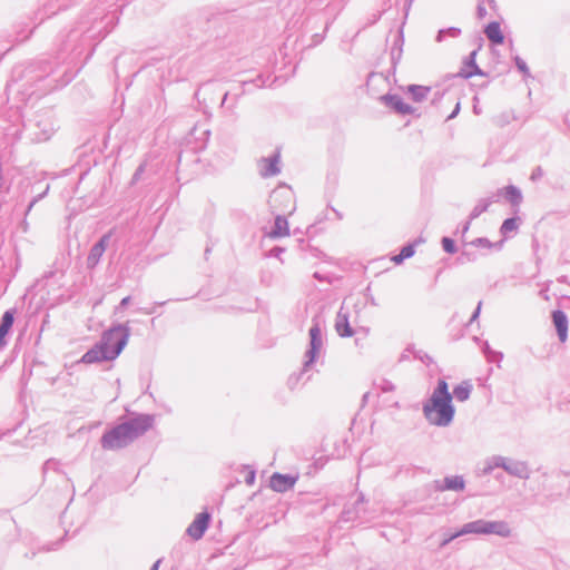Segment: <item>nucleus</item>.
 <instances>
[{
  "label": "nucleus",
  "mask_w": 570,
  "mask_h": 570,
  "mask_svg": "<svg viewBox=\"0 0 570 570\" xmlns=\"http://www.w3.org/2000/svg\"><path fill=\"white\" fill-rule=\"evenodd\" d=\"M151 424V419L148 416L136 417L129 422L119 424L102 435V448L106 450H117L126 446L128 443L142 435Z\"/></svg>",
  "instance_id": "obj_1"
},
{
  "label": "nucleus",
  "mask_w": 570,
  "mask_h": 570,
  "mask_svg": "<svg viewBox=\"0 0 570 570\" xmlns=\"http://www.w3.org/2000/svg\"><path fill=\"white\" fill-rule=\"evenodd\" d=\"M451 401L452 396L449 393L448 383L440 380L430 402L424 406L426 419L434 425H448L454 415Z\"/></svg>",
  "instance_id": "obj_2"
},
{
  "label": "nucleus",
  "mask_w": 570,
  "mask_h": 570,
  "mask_svg": "<svg viewBox=\"0 0 570 570\" xmlns=\"http://www.w3.org/2000/svg\"><path fill=\"white\" fill-rule=\"evenodd\" d=\"M129 335L128 327L118 325L105 332L98 345L111 361L115 360L127 345Z\"/></svg>",
  "instance_id": "obj_3"
},
{
  "label": "nucleus",
  "mask_w": 570,
  "mask_h": 570,
  "mask_svg": "<svg viewBox=\"0 0 570 570\" xmlns=\"http://www.w3.org/2000/svg\"><path fill=\"white\" fill-rule=\"evenodd\" d=\"M476 533V534H498L501 537H508L511 533L510 528L507 523L501 521L489 522L483 520L473 521L466 523L458 533L453 534L451 539H454L462 534Z\"/></svg>",
  "instance_id": "obj_4"
},
{
  "label": "nucleus",
  "mask_w": 570,
  "mask_h": 570,
  "mask_svg": "<svg viewBox=\"0 0 570 570\" xmlns=\"http://www.w3.org/2000/svg\"><path fill=\"white\" fill-rule=\"evenodd\" d=\"M269 204L275 212L292 214L295 209L293 190L289 187L279 186L272 193Z\"/></svg>",
  "instance_id": "obj_5"
},
{
  "label": "nucleus",
  "mask_w": 570,
  "mask_h": 570,
  "mask_svg": "<svg viewBox=\"0 0 570 570\" xmlns=\"http://www.w3.org/2000/svg\"><path fill=\"white\" fill-rule=\"evenodd\" d=\"M297 480L298 475L274 473L271 476L269 487L276 492H286L296 484Z\"/></svg>",
  "instance_id": "obj_6"
},
{
  "label": "nucleus",
  "mask_w": 570,
  "mask_h": 570,
  "mask_svg": "<svg viewBox=\"0 0 570 570\" xmlns=\"http://www.w3.org/2000/svg\"><path fill=\"white\" fill-rule=\"evenodd\" d=\"M210 521V514L208 512H202L197 514L195 520L190 523L187 529V533L194 540L200 539L208 528Z\"/></svg>",
  "instance_id": "obj_7"
},
{
  "label": "nucleus",
  "mask_w": 570,
  "mask_h": 570,
  "mask_svg": "<svg viewBox=\"0 0 570 570\" xmlns=\"http://www.w3.org/2000/svg\"><path fill=\"white\" fill-rule=\"evenodd\" d=\"M382 100L387 106L393 108L397 114L409 115V114H413L415 111V109L412 106H410L409 104L404 102L402 100V98H400L399 96L386 95V96L382 97Z\"/></svg>",
  "instance_id": "obj_8"
},
{
  "label": "nucleus",
  "mask_w": 570,
  "mask_h": 570,
  "mask_svg": "<svg viewBox=\"0 0 570 570\" xmlns=\"http://www.w3.org/2000/svg\"><path fill=\"white\" fill-rule=\"evenodd\" d=\"M552 321L560 341L564 343L568 338V318L566 314L561 311H554L552 313Z\"/></svg>",
  "instance_id": "obj_9"
},
{
  "label": "nucleus",
  "mask_w": 570,
  "mask_h": 570,
  "mask_svg": "<svg viewBox=\"0 0 570 570\" xmlns=\"http://www.w3.org/2000/svg\"><path fill=\"white\" fill-rule=\"evenodd\" d=\"M102 361H110L107 355L104 353L101 347L96 344L92 348H90L88 352H86L82 357L81 362L85 364H92L98 363Z\"/></svg>",
  "instance_id": "obj_10"
},
{
  "label": "nucleus",
  "mask_w": 570,
  "mask_h": 570,
  "mask_svg": "<svg viewBox=\"0 0 570 570\" xmlns=\"http://www.w3.org/2000/svg\"><path fill=\"white\" fill-rule=\"evenodd\" d=\"M488 39L495 43L502 45L504 41V36L501 31L499 22H490L484 30Z\"/></svg>",
  "instance_id": "obj_11"
},
{
  "label": "nucleus",
  "mask_w": 570,
  "mask_h": 570,
  "mask_svg": "<svg viewBox=\"0 0 570 570\" xmlns=\"http://www.w3.org/2000/svg\"><path fill=\"white\" fill-rule=\"evenodd\" d=\"M13 321H14L13 313L10 311H7L3 314L1 324H0V346L6 345V343H7L6 336L9 333V331L11 330V327L13 325Z\"/></svg>",
  "instance_id": "obj_12"
},
{
  "label": "nucleus",
  "mask_w": 570,
  "mask_h": 570,
  "mask_svg": "<svg viewBox=\"0 0 570 570\" xmlns=\"http://www.w3.org/2000/svg\"><path fill=\"white\" fill-rule=\"evenodd\" d=\"M464 489V481L461 476L445 478L444 483L438 485L439 491H462Z\"/></svg>",
  "instance_id": "obj_13"
},
{
  "label": "nucleus",
  "mask_w": 570,
  "mask_h": 570,
  "mask_svg": "<svg viewBox=\"0 0 570 570\" xmlns=\"http://www.w3.org/2000/svg\"><path fill=\"white\" fill-rule=\"evenodd\" d=\"M289 233L288 223L285 218L277 216L274 229L268 234L271 238L285 237Z\"/></svg>",
  "instance_id": "obj_14"
},
{
  "label": "nucleus",
  "mask_w": 570,
  "mask_h": 570,
  "mask_svg": "<svg viewBox=\"0 0 570 570\" xmlns=\"http://www.w3.org/2000/svg\"><path fill=\"white\" fill-rule=\"evenodd\" d=\"M407 92L411 95L414 101L424 100L430 94V87L420 86V85H411L407 87Z\"/></svg>",
  "instance_id": "obj_15"
},
{
  "label": "nucleus",
  "mask_w": 570,
  "mask_h": 570,
  "mask_svg": "<svg viewBox=\"0 0 570 570\" xmlns=\"http://www.w3.org/2000/svg\"><path fill=\"white\" fill-rule=\"evenodd\" d=\"M336 331L337 333L345 337V336H352L353 331L348 324L347 317L345 315H338L336 321Z\"/></svg>",
  "instance_id": "obj_16"
},
{
  "label": "nucleus",
  "mask_w": 570,
  "mask_h": 570,
  "mask_svg": "<svg viewBox=\"0 0 570 570\" xmlns=\"http://www.w3.org/2000/svg\"><path fill=\"white\" fill-rule=\"evenodd\" d=\"M470 393H471V385L468 383H462V384L458 385L453 391L455 399L461 402L466 401L470 396Z\"/></svg>",
  "instance_id": "obj_17"
},
{
  "label": "nucleus",
  "mask_w": 570,
  "mask_h": 570,
  "mask_svg": "<svg viewBox=\"0 0 570 570\" xmlns=\"http://www.w3.org/2000/svg\"><path fill=\"white\" fill-rule=\"evenodd\" d=\"M414 255V248L412 245L403 247L400 254L392 257L394 264H401L404 259L410 258Z\"/></svg>",
  "instance_id": "obj_18"
},
{
  "label": "nucleus",
  "mask_w": 570,
  "mask_h": 570,
  "mask_svg": "<svg viewBox=\"0 0 570 570\" xmlns=\"http://www.w3.org/2000/svg\"><path fill=\"white\" fill-rule=\"evenodd\" d=\"M504 196L513 205H518L521 200L520 191L513 186L504 188Z\"/></svg>",
  "instance_id": "obj_19"
},
{
  "label": "nucleus",
  "mask_w": 570,
  "mask_h": 570,
  "mask_svg": "<svg viewBox=\"0 0 570 570\" xmlns=\"http://www.w3.org/2000/svg\"><path fill=\"white\" fill-rule=\"evenodd\" d=\"M312 351H316L322 345L321 330L318 326H313L309 330Z\"/></svg>",
  "instance_id": "obj_20"
},
{
  "label": "nucleus",
  "mask_w": 570,
  "mask_h": 570,
  "mask_svg": "<svg viewBox=\"0 0 570 570\" xmlns=\"http://www.w3.org/2000/svg\"><path fill=\"white\" fill-rule=\"evenodd\" d=\"M517 228H518L517 219L509 218L503 222L500 230H501L502 235H507L508 233H511V232L515 230Z\"/></svg>",
  "instance_id": "obj_21"
},
{
  "label": "nucleus",
  "mask_w": 570,
  "mask_h": 570,
  "mask_svg": "<svg viewBox=\"0 0 570 570\" xmlns=\"http://www.w3.org/2000/svg\"><path fill=\"white\" fill-rule=\"evenodd\" d=\"M442 246H443V249L448 253H454L455 252V244L452 239L450 238H443L442 239Z\"/></svg>",
  "instance_id": "obj_22"
},
{
  "label": "nucleus",
  "mask_w": 570,
  "mask_h": 570,
  "mask_svg": "<svg viewBox=\"0 0 570 570\" xmlns=\"http://www.w3.org/2000/svg\"><path fill=\"white\" fill-rule=\"evenodd\" d=\"M276 164H277L276 159L271 160L269 166H268L265 175H275L278 171V169L276 167Z\"/></svg>",
  "instance_id": "obj_23"
},
{
  "label": "nucleus",
  "mask_w": 570,
  "mask_h": 570,
  "mask_svg": "<svg viewBox=\"0 0 570 570\" xmlns=\"http://www.w3.org/2000/svg\"><path fill=\"white\" fill-rule=\"evenodd\" d=\"M104 250H105V246H104L102 242H100L92 248V255L100 256L104 253Z\"/></svg>",
  "instance_id": "obj_24"
},
{
  "label": "nucleus",
  "mask_w": 570,
  "mask_h": 570,
  "mask_svg": "<svg viewBox=\"0 0 570 570\" xmlns=\"http://www.w3.org/2000/svg\"><path fill=\"white\" fill-rule=\"evenodd\" d=\"M254 479H255V474H254V472H249V474H248V476H247V483H248V484H253Z\"/></svg>",
  "instance_id": "obj_25"
},
{
  "label": "nucleus",
  "mask_w": 570,
  "mask_h": 570,
  "mask_svg": "<svg viewBox=\"0 0 570 570\" xmlns=\"http://www.w3.org/2000/svg\"><path fill=\"white\" fill-rule=\"evenodd\" d=\"M479 243H482V245H485V244L489 245V240L483 242L482 239H479Z\"/></svg>",
  "instance_id": "obj_26"
},
{
  "label": "nucleus",
  "mask_w": 570,
  "mask_h": 570,
  "mask_svg": "<svg viewBox=\"0 0 570 570\" xmlns=\"http://www.w3.org/2000/svg\"><path fill=\"white\" fill-rule=\"evenodd\" d=\"M479 243H482V245H485V244L489 245V240L483 242L482 239H479Z\"/></svg>",
  "instance_id": "obj_27"
},
{
  "label": "nucleus",
  "mask_w": 570,
  "mask_h": 570,
  "mask_svg": "<svg viewBox=\"0 0 570 570\" xmlns=\"http://www.w3.org/2000/svg\"><path fill=\"white\" fill-rule=\"evenodd\" d=\"M479 243H482V245H485V244L489 245V240L483 242L482 239H479Z\"/></svg>",
  "instance_id": "obj_28"
}]
</instances>
